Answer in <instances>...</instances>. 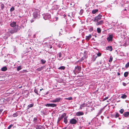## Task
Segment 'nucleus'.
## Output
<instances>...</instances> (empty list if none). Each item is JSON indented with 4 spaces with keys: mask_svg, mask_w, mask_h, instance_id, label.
Masks as SVG:
<instances>
[{
    "mask_svg": "<svg viewBox=\"0 0 129 129\" xmlns=\"http://www.w3.org/2000/svg\"><path fill=\"white\" fill-rule=\"evenodd\" d=\"M40 10L38 9H35L33 13V16L35 18H38L39 17Z\"/></svg>",
    "mask_w": 129,
    "mask_h": 129,
    "instance_id": "nucleus-1",
    "label": "nucleus"
},
{
    "mask_svg": "<svg viewBox=\"0 0 129 129\" xmlns=\"http://www.w3.org/2000/svg\"><path fill=\"white\" fill-rule=\"evenodd\" d=\"M81 70V67H80L77 66L75 67V69L73 71L74 73L75 74L79 73Z\"/></svg>",
    "mask_w": 129,
    "mask_h": 129,
    "instance_id": "nucleus-2",
    "label": "nucleus"
},
{
    "mask_svg": "<svg viewBox=\"0 0 129 129\" xmlns=\"http://www.w3.org/2000/svg\"><path fill=\"white\" fill-rule=\"evenodd\" d=\"M102 16L101 15L99 14L97 16L95 17L94 18V21L95 22H98L101 19Z\"/></svg>",
    "mask_w": 129,
    "mask_h": 129,
    "instance_id": "nucleus-3",
    "label": "nucleus"
},
{
    "mask_svg": "<svg viewBox=\"0 0 129 129\" xmlns=\"http://www.w3.org/2000/svg\"><path fill=\"white\" fill-rule=\"evenodd\" d=\"M51 17L50 15L49 14L47 13L44 16V18L45 20L49 19Z\"/></svg>",
    "mask_w": 129,
    "mask_h": 129,
    "instance_id": "nucleus-4",
    "label": "nucleus"
},
{
    "mask_svg": "<svg viewBox=\"0 0 129 129\" xmlns=\"http://www.w3.org/2000/svg\"><path fill=\"white\" fill-rule=\"evenodd\" d=\"M45 106L48 107H54L56 106V105L54 104H47L45 105Z\"/></svg>",
    "mask_w": 129,
    "mask_h": 129,
    "instance_id": "nucleus-5",
    "label": "nucleus"
},
{
    "mask_svg": "<svg viewBox=\"0 0 129 129\" xmlns=\"http://www.w3.org/2000/svg\"><path fill=\"white\" fill-rule=\"evenodd\" d=\"M77 122V121L75 119L73 118L70 120V123L71 124H75Z\"/></svg>",
    "mask_w": 129,
    "mask_h": 129,
    "instance_id": "nucleus-6",
    "label": "nucleus"
},
{
    "mask_svg": "<svg viewBox=\"0 0 129 129\" xmlns=\"http://www.w3.org/2000/svg\"><path fill=\"white\" fill-rule=\"evenodd\" d=\"M84 113L81 112H78L76 113V115L77 116H79L80 115H83Z\"/></svg>",
    "mask_w": 129,
    "mask_h": 129,
    "instance_id": "nucleus-7",
    "label": "nucleus"
},
{
    "mask_svg": "<svg viewBox=\"0 0 129 129\" xmlns=\"http://www.w3.org/2000/svg\"><path fill=\"white\" fill-rule=\"evenodd\" d=\"M113 38V36L112 35H110L107 38V40L109 42L111 41L112 40Z\"/></svg>",
    "mask_w": 129,
    "mask_h": 129,
    "instance_id": "nucleus-8",
    "label": "nucleus"
},
{
    "mask_svg": "<svg viewBox=\"0 0 129 129\" xmlns=\"http://www.w3.org/2000/svg\"><path fill=\"white\" fill-rule=\"evenodd\" d=\"M86 106V105L84 103L81 104L80 106V109H82L83 107H85Z\"/></svg>",
    "mask_w": 129,
    "mask_h": 129,
    "instance_id": "nucleus-9",
    "label": "nucleus"
},
{
    "mask_svg": "<svg viewBox=\"0 0 129 129\" xmlns=\"http://www.w3.org/2000/svg\"><path fill=\"white\" fill-rule=\"evenodd\" d=\"M66 113H63V114L59 118V120L62 119L64 117L66 116Z\"/></svg>",
    "mask_w": 129,
    "mask_h": 129,
    "instance_id": "nucleus-10",
    "label": "nucleus"
},
{
    "mask_svg": "<svg viewBox=\"0 0 129 129\" xmlns=\"http://www.w3.org/2000/svg\"><path fill=\"white\" fill-rule=\"evenodd\" d=\"M10 25L12 27H14L16 26V23L15 22H13L10 24Z\"/></svg>",
    "mask_w": 129,
    "mask_h": 129,
    "instance_id": "nucleus-11",
    "label": "nucleus"
},
{
    "mask_svg": "<svg viewBox=\"0 0 129 129\" xmlns=\"http://www.w3.org/2000/svg\"><path fill=\"white\" fill-rule=\"evenodd\" d=\"M97 23H96V24L97 25L100 24H101L103 23V21L101 20L99 22H97Z\"/></svg>",
    "mask_w": 129,
    "mask_h": 129,
    "instance_id": "nucleus-12",
    "label": "nucleus"
},
{
    "mask_svg": "<svg viewBox=\"0 0 129 129\" xmlns=\"http://www.w3.org/2000/svg\"><path fill=\"white\" fill-rule=\"evenodd\" d=\"M91 35H90L88 36H86V39L88 41L91 38Z\"/></svg>",
    "mask_w": 129,
    "mask_h": 129,
    "instance_id": "nucleus-13",
    "label": "nucleus"
},
{
    "mask_svg": "<svg viewBox=\"0 0 129 129\" xmlns=\"http://www.w3.org/2000/svg\"><path fill=\"white\" fill-rule=\"evenodd\" d=\"M1 70L2 71H6L7 70V68L6 67H5L2 68Z\"/></svg>",
    "mask_w": 129,
    "mask_h": 129,
    "instance_id": "nucleus-14",
    "label": "nucleus"
},
{
    "mask_svg": "<svg viewBox=\"0 0 129 129\" xmlns=\"http://www.w3.org/2000/svg\"><path fill=\"white\" fill-rule=\"evenodd\" d=\"M13 29L15 33L17 32L18 30V26H16Z\"/></svg>",
    "mask_w": 129,
    "mask_h": 129,
    "instance_id": "nucleus-15",
    "label": "nucleus"
},
{
    "mask_svg": "<svg viewBox=\"0 0 129 129\" xmlns=\"http://www.w3.org/2000/svg\"><path fill=\"white\" fill-rule=\"evenodd\" d=\"M106 48L107 50H109L110 51H112V47L111 46L107 47Z\"/></svg>",
    "mask_w": 129,
    "mask_h": 129,
    "instance_id": "nucleus-16",
    "label": "nucleus"
},
{
    "mask_svg": "<svg viewBox=\"0 0 129 129\" xmlns=\"http://www.w3.org/2000/svg\"><path fill=\"white\" fill-rule=\"evenodd\" d=\"M125 117H126L129 115V112H128L124 113L123 114Z\"/></svg>",
    "mask_w": 129,
    "mask_h": 129,
    "instance_id": "nucleus-17",
    "label": "nucleus"
},
{
    "mask_svg": "<svg viewBox=\"0 0 129 129\" xmlns=\"http://www.w3.org/2000/svg\"><path fill=\"white\" fill-rule=\"evenodd\" d=\"M43 67H41L38 68L37 69V70L39 71H40L43 69Z\"/></svg>",
    "mask_w": 129,
    "mask_h": 129,
    "instance_id": "nucleus-18",
    "label": "nucleus"
},
{
    "mask_svg": "<svg viewBox=\"0 0 129 129\" xmlns=\"http://www.w3.org/2000/svg\"><path fill=\"white\" fill-rule=\"evenodd\" d=\"M98 11V9H95L93 10L92 11V13L93 14H94L96 12H97Z\"/></svg>",
    "mask_w": 129,
    "mask_h": 129,
    "instance_id": "nucleus-19",
    "label": "nucleus"
},
{
    "mask_svg": "<svg viewBox=\"0 0 129 129\" xmlns=\"http://www.w3.org/2000/svg\"><path fill=\"white\" fill-rule=\"evenodd\" d=\"M65 68V67L64 66H61L60 67H59V68L58 69H60L61 70H64Z\"/></svg>",
    "mask_w": 129,
    "mask_h": 129,
    "instance_id": "nucleus-20",
    "label": "nucleus"
},
{
    "mask_svg": "<svg viewBox=\"0 0 129 129\" xmlns=\"http://www.w3.org/2000/svg\"><path fill=\"white\" fill-rule=\"evenodd\" d=\"M127 97V96L125 94H123L121 96V98L123 99H125Z\"/></svg>",
    "mask_w": 129,
    "mask_h": 129,
    "instance_id": "nucleus-21",
    "label": "nucleus"
},
{
    "mask_svg": "<svg viewBox=\"0 0 129 129\" xmlns=\"http://www.w3.org/2000/svg\"><path fill=\"white\" fill-rule=\"evenodd\" d=\"M61 99L60 98H56L55 100L56 102H59Z\"/></svg>",
    "mask_w": 129,
    "mask_h": 129,
    "instance_id": "nucleus-22",
    "label": "nucleus"
},
{
    "mask_svg": "<svg viewBox=\"0 0 129 129\" xmlns=\"http://www.w3.org/2000/svg\"><path fill=\"white\" fill-rule=\"evenodd\" d=\"M67 117H66L64 118V122L66 124L67 122Z\"/></svg>",
    "mask_w": 129,
    "mask_h": 129,
    "instance_id": "nucleus-23",
    "label": "nucleus"
},
{
    "mask_svg": "<svg viewBox=\"0 0 129 129\" xmlns=\"http://www.w3.org/2000/svg\"><path fill=\"white\" fill-rule=\"evenodd\" d=\"M34 106V104H30V105H29L28 106V109H29V108H30L31 107H32L33 106Z\"/></svg>",
    "mask_w": 129,
    "mask_h": 129,
    "instance_id": "nucleus-24",
    "label": "nucleus"
},
{
    "mask_svg": "<svg viewBox=\"0 0 129 129\" xmlns=\"http://www.w3.org/2000/svg\"><path fill=\"white\" fill-rule=\"evenodd\" d=\"M36 129H41L42 126L40 125L37 126H36Z\"/></svg>",
    "mask_w": 129,
    "mask_h": 129,
    "instance_id": "nucleus-25",
    "label": "nucleus"
},
{
    "mask_svg": "<svg viewBox=\"0 0 129 129\" xmlns=\"http://www.w3.org/2000/svg\"><path fill=\"white\" fill-rule=\"evenodd\" d=\"M58 55L59 57V60L61 59V53H58Z\"/></svg>",
    "mask_w": 129,
    "mask_h": 129,
    "instance_id": "nucleus-26",
    "label": "nucleus"
},
{
    "mask_svg": "<svg viewBox=\"0 0 129 129\" xmlns=\"http://www.w3.org/2000/svg\"><path fill=\"white\" fill-rule=\"evenodd\" d=\"M128 74V73L127 72H126L124 73V76L125 77H126L127 76Z\"/></svg>",
    "mask_w": 129,
    "mask_h": 129,
    "instance_id": "nucleus-27",
    "label": "nucleus"
},
{
    "mask_svg": "<svg viewBox=\"0 0 129 129\" xmlns=\"http://www.w3.org/2000/svg\"><path fill=\"white\" fill-rule=\"evenodd\" d=\"M9 32L11 34H13L15 33V32L14 31L13 29L9 30Z\"/></svg>",
    "mask_w": 129,
    "mask_h": 129,
    "instance_id": "nucleus-28",
    "label": "nucleus"
},
{
    "mask_svg": "<svg viewBox=\"0 0 129 129\" xmlns=\"http://www.w3.org/2000/svg\"><path fill=\"white\" fill-rule=\"evenodd\" d=\"M97 32L98 33H100L101 31V29L99 28H97Z\"/></svg>",
    "mask_w": 129,
    "mask_h": 129,
    "instance_id": "nucleus-29",
    "label": "nucleus"
},
{
    "mask_svg": "<svg viewBox=\"0 0 129 129\" xmlns=\"http://www.w3.org/2000/svg\"><path fill=\"white\" fill-rule=\"evenodd\" d=\"M21 66H20L17 68V71H19V70H21Z\"/></svg>",
    "mask_w": 129,
    "mask_h": 129,
    "instance_id": "nucleus-30",
    "label": "nucleus"
},
{
    "mask_svg": "<svg viewBox=\"0 0 129 129\" xmlns=\"http://www.w3.org/2000/svg\"><path fill=\"white\" fill-rule=\"evenodd\" d=\"M129 66V61L126 64L125 66V67L126 68H127Z\"/></svg>",
    "mask_w": 129,
    "mask_h": 129,
    "instance_id": "nucleus-31",
    "label": "nucleus"
},
{
    "mask_svg": "<svg viewBox=\"0 0 129 129\" xmlns=\"http://www.w3.org/2000/svg\"><path fill=\"white\" fill-rule=\"evenodd\" d=\"M41 61L42 63L43 64L44 63L46 62V61L43 59L41 60Z\"/></svg>",
    "mask_w": 129,
    "mask_h": 129,
    "instance_id": "nucleus-32",
    "label": "nucleus"
},
{
    "mask_svg": "<svg viewBox=\"0 0 129 129\" xmlns=\"http://www.w3.org/2000/svg\"><path fill=\"white\" fill-rule=\"evenodd\" d=\"M124 111V110L121 109L119 111L120 112L121 114H122L123 113Z\"/></svg>",
    "mask_w": 129,
    "mask_h": 129,
    "instance_id": "nucleus-33",
    "label": "nucleus"
},
{
    "mask_svg": "<svg viewBox=\"0 0 129 129\" xmlns=\"http://www.w3.org/2000/svg\"><path fill=\"white\" fill-rule=\"evenodd\" d=\"M34 92L36 94H38V90L36 89H35L34 90Z\"/></svg>",
    "mask_w": 129,
    "mask_h": 129,
    "instance_id": "nucleus-34",
    "label": "nucleus"
},
{
    "mask_svg": "<svg viewBox=\"0 0 129 129\" xmlns=\"http://www.w3.org/2000/svg\"><path fill=\"white\" fill-rule=\"evenodd\" d=\"M122 45L124 46H126L127 45V44L126 42H125L124 44H123Z\"/></svg>",
    "mask_w": 129,
    "mask_h": 129,
    "instance_id": "nucleus-35",
    "label": "nucleus"
},
{
    "mask_svg": "<svg viewBox=\"0 0 129 129\" xmlns=\"http://www.w3.org/2000/svg\"><path fill=\"white\" fill-rule=\"evenodd\" d=\"M13 125L12 124L10 125L8 128V129H10V128Z\"/></svg>",
    "mask_w": 129,
    "mask_h": 129,
    "instance_id": "nucleus-36",
    "label": "nucleus"
},
{
    "mask_svg": "<svg viewBox=\"0 0 129 129\" xmlns=\"http://www.w3.org/2000/svg\"><path fill=\"white\" fill-rule=\"evenodd\" d=\"M18 114L17 113H15L13 115V116L14 117H16L17 116Z\"/></svg>",
    "mask_w": 129,
    "mask_h": 129,
    "instance_id": "nucleus-37",
    "label": "nucleus"
},
{
    "mask_svg": "<svg viewBox=\"0 0 129 129\" xmlns=\"http://www.w3.org/2000/svg\"><path fill=\"white\" fill-rule=\"evenodd\" d=\"M66 99L68 100H71L72 99V97H70L69 98H66Z\"/></svg>",
    "mask_w": 129,
    "mask_h": 129,
    "instance_id": "nucleus-38",
    "label": "nucleus"
},
{
    "mask_svg": "<svg viewBox=\"0 0 129 129\" xmlns=\"http://www.w3.org/2000/svg\"><path fill=\"white\" fill-rule=\"evenodd\" d=\"M97 55L98 56H101V53H98L97 54Z\"/></svg>",
    "mask_w": 129,
    "mask_h": 129,
    "instance_id": "nucleus-39",
    "label": "nucleus"
},
{
    "mask_svg": "<svg viewBox=\"0 0 129 129\" xmlns=\"http://www.w3.org/2000/svg\"><path fill=\"white\" fill-rule=\"evenodd\" d=\"M14 10V7H12L11 8L10 10L11 11H13Z\"/></svg>",
    "mask_w": 129,
    "mask_h": 129,
    "instance_id": "nucleus-40",
    "label": "nucleus"
},
{
    "mask_svg": "<svg viewBox=\"0 0 129 129\" xmlns=\"http://www.w3.org/2000/svg\"><path fill=\"white\" fill-rule=\"evenodd\" d=\"M112 57H110V60H109V61H112Z\"/></svg>",
    "mask_w": 129,
    "mask_h": 129,
    "instance_id": "nucleus-41",
    "label": "nucleus"
},
{
    "mask_svg": "<svg viewBox=\"0 0 129 129\" xmlns=\"http://www.w3.org/2000/svg\"><path fill=\"white\" fill-rule=\"evenodd\" d=\"M51 102H53V103H56V102L55 100H54L52 101H51Z\"/></svg>",
    "mask_w": 129,
    "mask_h": 129,
    "instance_id": "nucleus-42",
    "label": "nucleus"
},
{
    "mask_svg": "<svg viewBox=\"0 0 129 129\" xmlns=\"http://www.w3.org/2000/svg\"><path fill=\"white\" fill-rule=\"evenodd\" d=\"M119 114L118 113H117L116 115V117H117L119 116Z\"/></svg>",
    "mask_w": 129,
    "mask_h": 129,
    "instance_id": "nucleus-43",
    "label": "nucleus"
},
{
    "mask_svg": "<svg viewBox=\"0 0 129 129\" xmlns=\"http://www.w3.org/2000/svg\"><path fill=\"white\" fill-rule=\"evenodd\" d=\"M108 99V97H106L104 99H103V100H106L107 99Z\"/></svg>",
    "mask_w": 129,
    "mask_h": 129,
    "instance_id": "nucleus-44",
    "label": "nucleus"
},
{
    "mask_svg": "<svg viewBox=\"0 0 129 129\" xmlns=\"http://www.w3.org/2000/svg\"><path fill=\"white\" fill-rule=\"evenodd\" d=\"M122 84H123V85L124 86H126V83H124V82H123V83Z\"/></svg>",
    "mask_w": 129,
    "mask_h": 129,
    "instance_id": "nucleus-45",
    "label": "nucleus"
},
{
    "mask_svg": "<svg viewBox=\"0 0 129 129\" xmlns=\"http://www.w3.org/2000/svg\"><path fill=\"white\" fill-rule=\"evenodd\" d=\"M37 120V119L36 118H34V121H36Z\"/></svg>",
    "mask_w": 129,
    "mask_h": 129,
    "instance_id": "nucleus-46",
    "label": "nucleus"
},
{
    "mask_svg": "<svg viewBox=\"0 0 129 129\" xmlns=\"http://www.w3.org/2000/svg\"><path fill=\"white\" fill-rule=\"evenodd\" d=\"M4 8V5H2L1 6V8L2 9H3Z\"/></svg>",
    "mask_w": 129,
    "mask_h": 129,
    "instance_id": "nucleus-47",
    "label": "nucleus"
},
{
    "mask_svg": "<svg viewBox=\"0 0 129 129\" xmlns=\"http://www.w3.org/2000/svg\"><path fill=\"white\" fill-rule=\"evenodd\" d=\"M120 75V73H118V75Z\"/></svg>",
    "mask_w": 129,
    "mask_h": 129,
    "instance_id": "nucleus-48",
    "label": "nucleus"
},
{
    "mask_svg": "<svg viewBox=\"0 0 129 129\" xmlns=\"http://www.w3.org/2000/svg\"><path fill=\"white\" fill-rule=\"evenodd\" d=\"M67 128L66 127H65L63 128V129H66Z\"/></svg>",
    "mask_w": 129,
    "mask_h": 129,
    "instance_id": "nucleus-49",
    "label": "nucleus"
},
{
    "mask_svg": "<svg viewBox=\"0 0 129 129\" xmlns=\"http://www.w3.org/2000/svg\"><path fill=\"white\" fill-rule=\"evenodd\" d=\"M43 89V88H42L41 89H40V91H41Z\"/></svg>",
    "mask_w": 129,
    "mask_h": 129,
    "instance_id": "nucleus-50",
    "label": "nucleus"
},
{
    "mask_svg": "<svg viewBox=\"0 0 129 129\" xmlns=\"http://www.w3.org/2000/svg\"><path fill=\"white\" fill-rule=\"evenodd\" d=\"M34 22V20H31V22Z\"/></svg>",
    "mask_w": 129,
    "mask_h": 129,
    "instance_id": "nucleus-51",
    "label": "nucleus"
},
{
    "mask_svg": "<svg viewBox=\"0 0 129 129\" xmlns=\"http://www.w3.org/2000/svg\"><path fill=\"white\" fill-rule=\"evenodd\" d=\"M2 112V111L1 110H0V113H1Z\"/></svg>",
    "mask_w": 129,
    "mask_h": 129,
    "instance_id": "nucleus-52",
    "label": "nucleus"
},
{
    "mask_svg": "<svg viewBox=\"0 0 129 129\" xmlns=\"http://www.w3.org/2000/svg\"><path fill=\"white\" fill-rule=\"evenodd\" d=\"M97 57V56H96L95 57V59Z\"/></svg>",
    "mask_w": 129,
    "mask_h": 129,
    "instance_id": "nucleus-53",
    "label": "nucleus"
},
{
    "mask_svg": "<svg viewBox=\"0 0 129 129\" xmlns=\"http://www.w3.org/2000/svg\"><path fill=\"white\" fill-rule=\"evenodd\" d=\"M52 48L51 47H50V48Z\"/></svg>",
    "mask_w": 129,
    "mask_h": 129,
    "instance_id": "nucleus-54",
    "label": "nucleus"
}]
</instances>
